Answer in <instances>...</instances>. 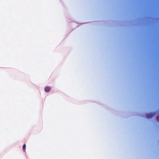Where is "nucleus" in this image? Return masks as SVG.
I'll list each match as a JSON object with an SVG mask.
<instances>
[{"label": "nucleus", "mask_w": 159, "mask_h": 159, "mask_svg": "<svg viewBox=\"0 0 159 159\" xmlns=\"http://www.w3.org/2000/svg\"><path fill=\"white\" fill-rule=\"evenodd\" d=\"M51 88L49 87H46L44 89V90L45 92H48L51 90Z\"/></svg>", "instance_id": "nucleus-2"}, {"label": "nucleus", "mask_w": 159, "mask_h": 159, "mask_svg": "<svg viewBox=\"0 0 159 159\" xmlns=\"http://www.w3.org/2000/svg\"><path fill=\"white\" fill-rule=\"evenodd\" d=\"M157 20H159V19H157Z\"/></svg>", "instance_id": "nucleus-4"}, {"label": "nucleus", "mask_w": 159, "mask_h": 159, "mask_svg": "<svg viewBox=\"0 0 159 159\" xmlns=\"http://www.w3.org/2000/svg\"><path fill=\"white\" fill-rule=\"evenodd\" d=\"M25 149H26V145H25V144H24L23 145V148H22V149H23V150L24 151H25Z\"/></svg>", "instance_id": "nucleus-3"}, {"label": "nucleus", "mask_w": 159, "mask_h": 159, "mask_svg": "<svg viewBox=\"0 0 159 159\" xmlns=\"http://www.w3.org/2000/svg\"><path fill=\"white\" fill-rule=\"evenodd\" d=\"M155 115V113H150L147 114L146 115V117L148 118H150L152 117Z\"/></svg>", "instance_id": "nucleus-1"}]
</instances>
